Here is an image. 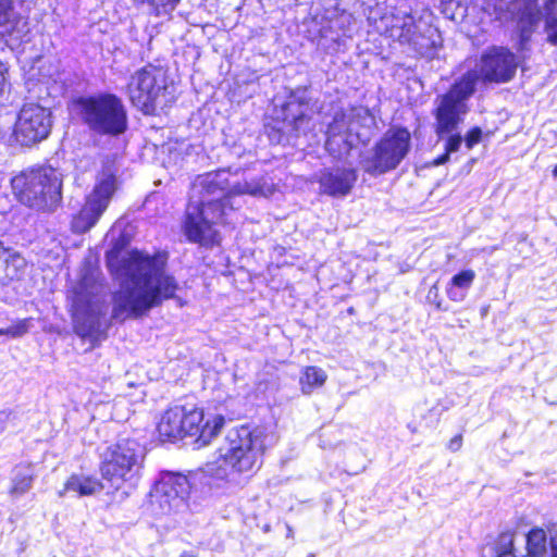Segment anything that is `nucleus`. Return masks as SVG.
Masks as SVG:
<instances>
[{
    "label": "nucleus",
    "mask_w": 557,
    "mask_h": 557,
    "mask_svg": "<svg viewBox=\"0 0 557 557\" xmlns=\"http://www.w3.org/2000/svg\"><path fill=\"white\" fill-rule=\"evenodd\" d=\"M165 265L163 255L134 250L120 260L108 256V267L120 282V289L113 294L112 319H138L163 300L174 298L178 284Z\"/></svg>",
    "instance_id": "1"
},
{
    "label": "nucleus",
    "mask_w": 557,
    "mask_h": 557,
    "mask_svg": "<svg viewBox=\"0 0 557 557\" xmlns=\"http://www.w3.org/2000/svg\"><path fill=\"white\" fill-rule=\"evenodd\" d=\"M230 176V171L223 169L199 175L193 182L184 222L189 242L203 246L216 242L213 224L222 222L227 210L234 209V196L269 197L274 191V184L267 176L244 182H231Z\"/></svg>",
    "instance_id": "2"
},
{
    "label": "nucleus",
    "mask_w": 557,
    "mask_h": 557,
    "mask_svg": "<svg viewBox=\"0 0 557 557\" xmlns=\"http://www.w3.org/2000/svg\"><path fill=\"white\" fill-rule=\"evenodd\" d=\"M268 434L263 428L243 425L232 429L226 435V446L221 448L223 466L230 471L225 479L237 481V475L249 473L261 465V457L267 446Z\"/></svg>",
    "instance_id": "3"
},
{
    "label": "nucleus",
    "mask_w": 557,
    "mask_h": 557,
    "mask_svg": "<svg viewBox=\"0 0 557 557\" xmlns=\"http://www.w3.org/2000/svg\"><path fill=\"white\" fill-rule=\"evenodd\" d=\"M17 200L37 211H53L62 199V175L52 166L29 168L11 180Z\"/></svg>",
    "instance_id": "4"
},
{
    "label": "nucleus",
    "mask_w": 557,
    "mask_h": 557,
    "mask_svg": "<svg viewBox=\"0 0 557 557\" xmlns=\"http://www.w3.org/2000/svg\"><path fill=\"white\" fill-rule=\"evenodd\" d=\"M203 421V411L194 406H173L169 408L161 417L158 423V433L162 441L175 442L184 436H194L198 434L196 440L198 447L208 445L215 437L224 425L225 419L221 414H216L206 424Z\"/></svg>",
    "instance_id": "5"
},
{
    "label": "nucleus",
    "mask_w": 557,
    "mask_h": 557,
    "mask_svg": "<svg viewBox=\"0 0 557 557\" xmlns=\"http://www.w3.org/2000/svg\"><path fill=\"white\" fill-rule=\"evenodd\" d=\"M312 104L308 88L292 90L281 103H275V124L269 126L268 135L273 144L287 145L293 138L306 135L311 128Z\"/></svg>",
    "instance_id": "6"
},
{
    "label": "nucleus",
    "mask_w": 557,
    "mask_h": 557,
    "mask_svg": "<svg viewBox=\"0 0 557 557\" xmlns=\"http://www.w3.org/2000/svg\"><path fill=\"white\" fill-rule=\"evenodd\" d=\"M75 104L83 124L98 135L119 136L127 129L126 108L114 94L81 97Z\"/></svg>",
    "instance_id": "7"
},
{
    "label": "nucleus",
    "mask_w": 557,
    "mask_h": 557,
    "mask_svg": "<svg viewBox=\"0 0 557 557\" xmlns=\"http://www.w3.org/2000/svg\"><path fill=\"white\" fill-rule=\"evenodd\" d=\"M479 75L475 71H468L456 81L449 90L435 99L433 116L434 132L440 139L457 132L470 111L469 99L475 91Z\"/></svg>",
    "instance_id": "8"
},
{
    "label": "nucleus",
    "mask_w": 557,
    "mask_h": 557,
    "mask_svg": "<svg viewBox=\"0 0 557 557\" xmlns=\"http://www.w3.org/2000/svg\"><path fill=\"white\" fill-rule=\"evenodd\" d=\"M483 9L500 24L513 26L520 51L529 48L544 15L539 0H484Z\"/></svg>",
    "instance_id": "9"
},
{
    "label": "nucleus",
    "mask_w": 557,
    "mask_h": 557,
    "mask_svg": "<svg viewBox=\"0 0 557 557\" xmlns=\"http://www.w3.org/2000/svg\"><path fill=\"white\" fill-rule=\"evenodd\" d=\"M384 34L416 53L431 58L442 44L438 30L409 12L396 11L382 18Z\"/></svg>",
    "instance_id": "10"
},
{
    "label": "nucleus",
    "mask_w": 557,
    "mask_h": 557,
    "mask_svg": "<svg viewBox=\"0 0 557 557\" xmlns=\"http://www.w3.org/2000/svg\"><path fill=\"white\" fill-rule=\"evenodd\" d=\"M145 458V448L133 438H121L101 454L100 473L114 488L137 475Z\"/></svg>",
    "instance_id": "11"
},
{
    "label": "nucleus",
    "mask_w": 557,
    "mask_h": 557,
    "mask_svg": "<svg viewBox=\"0 0 557 557\" xmlns=\"http://www.w3.org/2000/svg\"><path fill=\"white\" fill-rule=\"evenodd\" d=\"M411 135L404 127H392L375 144L372 150L360 156L361 169L377 176L395 170L410 150Z\"/></svg>",
    "instance_id": "12"
},
{
    "label": "nucleus",
    "mask_w": 557,
    "mask_h": 557,
    "mask_svg": "<svg viewBox=\"0 0 557 557\" xmlns=\"http://www.w3.org/2000/svg\"><path fill=\"white\" fill-rule=\"evenodd\" d=\"M168 88L165 71L152 64L137 70L129 77L127 95L131 103L146 115L153 114Z\"/></svg>",
    "instance_id": "13"
},
{
    "label": "nucleus",
    "mask_w": 557,
    "mask_h": 557,
    "mask_svg": "<svg viewBox=\"0 0 557 557\" xmlns=\"http://www.w3.org/2000/svg\"><path fill=\"white\" fill-rule=\"evenodd\" d=\"M116 189L115 171L111 166H106L98 175L94 188L86 196L84 206L74 215L71 223L72 231L83 234L94 227L108 209Z\"/></svg>",
    "instance_id": "14"
},
{
    "label": "nucleus",
    "mask_w": 557,
    "mask_h": 557,
    "mask_svg": "<svg viewBox=\"0 0 557 557\" xmlns=\"http://www.w3.org/2000/svg\"><path fill=\"white\" fill-rule=\"evenodd\" d=\"M52 128V113L39 103L27 102L17 112L13 127V137L25 147L45 140Z\"/></svg>",
    "instance_id": "15"
},
{
    "label": "nucleus",
    "mask_w": 557,
    "mask_h": 557,
    "mask_svg": "<svg viewBox=\"0 0 557 557\" xmlns=\"http://www.w3.org/2000/svg\"><path fill=\"white\" fill-rule=\"evenodd\" d=\"M190 483L186 475L181 473H162L156 483L152 497L159 504L164 513H177L184 511L188 505Z\"/></svg>",
    "instance_id": "16"
},
{
    "label": "nucleus",
    "mask_w": 557,
    "mask_h": 557,
    "mask_svg": "<svg viewBox=\"0 0 557 557\" xmlns=\"http://www.w3.org/2000/svg\"><path fill=\"white\" fill-rule=\"evenodd\" d=\"M479 70H474L479 75V81L485 83H506L513 78L518 60L513 52L505 47H491L480 59Z\"/></svg>",
    "instance_id": "17"
},
{
    "label": "nucleus",
    "mask_w": 557,
    "mask_h": 557,
    "mask_svg": "<svg viewBox=\"0 0 557 557\" xmlns=\"http://www.w3.org/2000/svg\"><path fill=\"white\" fill-rule=\"evenodd\" d=\"M348 119L347 111H337L327 126L325 148L335 158L347 153L355 145Z\"/></svg>",
    "instance_id": "18"
},
{
    "label": "nucleus",
    "mask_w": 557,
    "mask_h": 557,
    "mask_svg": "<svg viewBox=\"0 0 557 557\" xmlns=\"http://www.w3.org/2000/svg\"><path fill=\"white\" fill-rule=\"evenodd\" d=\"M356 181V170L348 168L324 169L318 178L320 191L331 197L347 196Z\"/></svg>",
    "instance_id": "19"
},
{
    "label": "nucleus",
    "mask_w": 557,
    "mask_h": 557,
    "mask_svg": "<svg viewBox=\"0 0 557 557\" xmlns=\"http://www.w3.org/2000/svg\"><path fill=\"white\" fill-rule=\"evenodd\" d=\"M102 488L103 485L97 478L84 473H73L58 494L60 497H64L69 493L76 497H85L92 496L101 492Z\"/></svg>",
    "instance_id": "20"
},
{
    "label": "nucleus",
    "mask_w": 557,
    "mask_h": 557,
    "mask_svg": "<svg viewBox=\"0 0 557 557\" xmlns=\"http://www.w3.org/2000/svg\"><path fill=\"white\" fill-rule=\"evenodd\" d=\"M348 121L350 124V135H354L358 140L366 143L368 135L362 134L361 129H371L375 126V117L371 111L363 106H355L347 110Z\"/></svg>",
    "instance_id": "21"
},
{
    "label": "nucleus",
    "mask_w": 557,
    "mask_h": 557,
    "mask_svg": "<svg viewBox=\"0 0 557 557\" xmlns=\"http://www.w3.org/2000/svg\"><path fill=\"white\" fill-rule=\"evenodd\" d=\"M475 278L473 270H463L454 275L446 288L447 296L450 300L460 302L466 298L468 289L471 287Z\"/></svg>",
    "instance_id": "22"
},
{
    "label": "nucleus",
    "mask_w": 557,
    "mask_h": 557,
    "mask_svg": "<svg viewBox=\"0 0 557 557\" xmlns=\"http://www.w3.org/2000/svg\"><path fill=\"white\" fill-rule=\"evenodd\" d=\"M543 14L545 40L557 47V0H543Z\"/></svg>",
    "instance_id": "23"
},
{
    "label": "nucleus",
    "mask_w": 557,
    "mask_h": 557,
    "mask_svg": "<svg viewBox=\"0 0 557 557\" xmlns=\"http://www.w3.org/2000/svg\"><path fill=\"white\" fill-rule=\"evenodd\" d=\"M327 379L326 372L314 366L304 368L299 384L302 394L309 395L314 388L321 387Z\"/></svg>",
    "instance_id": "24"
},
{
    "label": "nucleus",
    "mask_w": 557,
    "mask_h": 557,
    "mask_svg": "<svg viewBox=\"0 0 557 557\" xmlns=\"http://www.w3.org/2000/svg\"><path fill=\"white\" fill-rule=\"evenodd\" d=\"M548 542L543 529H532L527 535V550L529 557H544L547 553Z\"/></svg>",
    "instance_id": "25"
},
{
    "label": "nucleus",
    "mask_w": 557,
    "mask_h": 557,
    "mask_svg": "<svg viewBox=\"0 0 557 557\" xmlns=\"http://www.w3.org/2000/svg\"><path fill=\"white\" fill-rule=\"evenodd\" d=\"M15 25L13 0H0V35L10 34Z\"/></svg>",
    "instance_id": "26"
},
{
    "label": "nucleus",
    "mask_w": 557,
    "mask_h": 557,
    "mask_svg": "<svg viewBox=\"0 0 557 557\" xmlns=\"http://www.w3.org/2000/svg\"><path fill=\"white\" fill-rule=\"evenodd\" d=\"M33 484V474L29 469H17L11 488V494L20 496L30 490Z\"/></svg>",
    "instance_id": "27"
},
{
    "label": "nucleus",
    "mask_w": 557,
    "mask_h": 557,
    "mask_svg": "<svg viewBox=\"0 0 557 557\" xmlns=\"http://www.w3.org/2000/svg\"><path fill=\"white\" fill-rule=\"evenodd\" d=\"M74 323L76 333L82 337L91 336L100 327L99 319L92 314L86 317L84 321H81V317L75 314Z\"/></svg>",
    "instance_id": "28"
},
{
    "label": "nucleus",
    "mask_w": 557,
    "mask_h": 557,
    "mask_svg": "<svg viewBox=\"0 0 557 557\" xmlns=\"http://www.w3.org/2000/svg\"><path fill=\"white\" fill-rule=\"evenodd\" d=\"M445 137H447L446 143H445V151L448 154H450L453 152H457L460 149L462 140H463L460 133L457 131V132L446 135Z\"/></svg>",
    "instance_id": "29"
},
{
    "label": "nucleus",
    "mask_w": 557,
    "mask_h": 557,
    "mask_svg": "<svg viewBox=\"0 0 557 557\" xmlns=\"http://www.w3.org/2000/svg\"><path fill=\"white\" fill-rule=\"evenodd\" d=\"M29 322L28 320H23L18 322L16 325L8 327L7 330H0V334H8L13 337H20L28 332Z\"/></svg>",
    "instance_id": "30"
},
{
    "label": "nucleus",
    "mask_w": 557,
    "mask_h": 557,
    "mask_svg": "<svg viewBox=\"0 0 557 557\" xmlns=\"http://www.w3.org/2000/svg\"><path fill=\"white\" fill-rule=\"evenodd\" d=\"M481 138L482 129L480 127L471 128L465 137L466 147L468 149H472L476 144L480 143Z\"/></svg>",
    "instance_id": "31"
},
{
    "label": "nucleus",
    "mask_w": 557,
    "mask_h": 557,
    "mask_svg": "<svg viewBox=\"0 0 557 557\" xmlns=\"http://www.w3.org/2000/svg\"><path fill=\"white\" fill-rule=\"evenodd\" d=\"M462 437L461 435H456L453 437L448 444V448L453 451L458 450L461 447Z\"/></svg>",
    "instance_id": "32"
},
{
    "label": "nucleus",
    "mask_w": 557,
    "mask_h": 557,
    "mask_svg": "<svg viewBox=\"0 0 557 557\" xmlns=\"http://www.w3.org/2000/svg\"><path fill=\"white\" fill-rule=\"evenodd\" d=\"M180 557H198V548L184 549L181 552Z\"/></svg>",
    "instance_id": "33"
},
{
    "label": "nucleus",
    "mask_w": 557,
    "mask_h": 557,
    "mask_svg": "<svg viewBox=\"0 0 557 557\" xmlns=\"http://www.w3.org/2000/svg\"><path fill=\"white\" fill-rule=\"evenodd\" d=\"M5 84L3 64L0 61V94H2Z\"/></svg>",
    "instance_id": "34"
},
{
    "label": "nucleus",
    "mask_w": 557,
    "mask_h": 557,
    "mask_svg": "<svg viewBox=\"0 0 557 557\" xmlns=\"http://www.w3.org/2000/svg\"><path fill=\"white\" fill-rule=\"evenodd\" d=\"M552 557H557V535L550 539Z\"/></svg>",
    "instance_id": "35"
},
{
    "label": "nucleus",
    "mask_w": 557,
    "mask_h": 557,
    "mask_svg": "<svg viewBox=\"0 0 557 557\" xmlns=\"http://www.w3.org/2000/svg\"><path fill=\"white\" fill-rule=\"evenodd\" d=\"M448 159H449V154L445 151V153H444V154H442V156H440V157L434 161V163H435L436 165H441V164L446 163V162L448 161Z\"/></svg>",
    "instance_id": "36"
},
{
    "label": "nucleus",
    "mask_w": 557,
    "mask_h": 557,
    "mask_svg": "<svg viewBox=\"0 0 557 557\" xmlns=\"http://www.w3.org/2000/svg\"><path fill=\"white\" fill-rule=\"evenodd\" d=\"M498 557H517L511 549H504L498 553Z\"/></svg>",
    "instance_id": "37"
},
{
    "label": "nucleus",
    "mask_w": 557,
    "mask_h": 557,
    "mask_svg": "<svg viewBox=\"0 0 557 557\" xmlns=\"http://www.w3.org/2000/svg\"><path fill=\"white\" fill-rule=\"evenodd\" d=\"M8 418V414L5 412H0V432L4 430V422Z\"/></svg>",
    "instance_id": "38"
},
{
    "label": "nucleus",
    "mask_w": 557,
    "mask_h": 557,
    "mask_svg": "<svg viewBox=\"0 0 557 557\" xmlns=\"http://www.w3.org/2000/svg\"><path fill=\"white\" fill-rule=\"evenodd\" d=\"M5 261L7 260V250L4 249V247L2 246V244L0 243V261Z\"/></svg>",
    "instance_id": "39"
},
{
    "label": "nucleus",
    "mask_w": 557,
    "mask_h": 557,
    "mask_svg": "<svg viewBox=\"0 0 557 557\" xmlns=\"http://www.w3.org/2000/svg\"><path fill=\"white\" fill-rule=\"evenodd\" d=\"M85 285H86V278H84V280L82 281V283L79 284V287H78V288H79V290L77 292V294L79 295V297H83V295H82V294H83V289L85 288Z\"/></svg>",
    "instance_id": "40"
},
{
    "label": "nucleus",
    "mask_w": 557,
    "mask_h": 557,
    "mask_svg": "<svg viewBox=\"0 0 557 557\" xmlns=\"http://www.w3.org/2000/svg\"><path fill=\"white\" fill-rule=\"evenodd\" d=\"M553 175H554L555 177H557V165H556V166L554 168V170H553Z\"/></svg>",
    "instance_id": "41"
},
{
    "label": "nucleus",
    "mask_w": 557,
    "mask_h": 557,
    "mask_svg": "<svg viewBox=\"0 0 557 557\" xmlns=\"http://www.w3.org/2000/svg\"><path fill=\"white\" fill-rule=\"evenodd\" d=\"M308 557H314V556H313V555H310V556H308Z\"/></svg>",
    "instance_id": "42"
}]
</instances>
